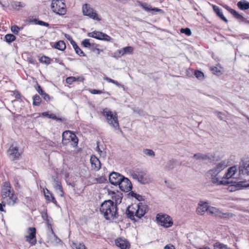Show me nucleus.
<instances>
[{
  "label": "nucleus",
  "instance_id": "nucleus-64",
  "mask_svg": "<svg viewBox=\"0 0 249 249\" xmlns=\"http://www.w3.org/2000/svg\"><path fill=\"white\" fill-rule=\"evenodd\" d=\"M49 118H52L54 120H57V118L54 114H51L49 116Z\"/></svg>",
  "mask_w": 249,
  "mask_h": 249
},
{
  "label": "nucleus",
  "instance_id": "nucleus-53",
  "mask_svg": "<svg viewBox=\"0 0 249 249\" xmlns=\"http://www.w3.org/2000/svg\"><path fill=\"white\" fill-rule=\"evenodd\" d=\"M132 196L135 197L137 199H138L139 201L142 200V196L138 195V194L134 193H132Z\"/></svg>",
  "mask_w": 249,
  "mask_h": 249
},
{
  "label": "nucleus",
  "instance_id": "nucleus-9",
  "mask_svg": "<svg viewBox=\"0 0 249 249\" xmlns=\"http://www.w3.org/2000/svg\"><path fill=\"white\" fill-rule=\"evenodd\" d=\"M82 12L84 16H87L91 19L98 21L101 20L96 11L89 4L86 3L83 5Z\"/></svg>",
  "mask_w": 249,
  "mask_h": 249
},
{
  "label": "nucleus",
  "instance_id": "nucleus-3",
  "mask_svg": "<svg viewBox=\"0 0 249 249\" xmlns=\"http://www.w3.org/2000/svg\"><path fill=\"white\" fill-rule=\"evenodd\" d=\"M1 196L2 203L9 206H14L18 200V197L9 182L3 183L1 188Z\"/></svg>",
  "mask_w": 249,
  "mask_h": 249
},
{
  "label": "nucleus",
  "instance_id": "nucleus-6",
  "mask_svg": "<svg viewBox=\"0 0 249 249\" xmlns=\"http://www.w3.org/2000/svg\"><path fill=\"white\" fill-rule=\"evenodd\" d=\"M62 142L64 144L70 143L73 147H75L78 144V139L71 131H65L62 134Z\"/></svg>",
  "mask_w": 249,
  "mask_h": 249
},
{
  "label": "nucleus",
  "instance_id": "nucleus-7",
  "mask_svg": "<svg viewBox=\"0 0 249 249\" xmlns=\"http://www.w3.org/2000/svg\"><path fill=\"white\" fill-rule=\"evenodd\" d=\"M157 223L165 228H168L173 225V221L172 217L169 215L165 213H158L156 215Z\"/></svg>",
  "mask_w": 249,
  "mask_h": 249
},
{
  "label": "nucleus",
  "instance_id": "nucleus-10",
  "mask_svg": "<svg viewBox=\"0 0 249 249\" xmlns=\"http://www.w3.org/2000/svg\"><path fill=\"white\" fill-rule=\"evenodd\" d=\"M22 152L19 150V147L12 144L7 150V155L11 160H18L21 156Z\"/></svg>",
  "mask_w": 249,
  "mask_h": 249
},
{
  "label": "nucleus",
  "instance_id": "nucleus-56",
  "mask_svg": "<svg viewBox=\"0 0 249 249\" xmlns=\"http://www.w3.org/2000/svg\"><path fill=\"white\" fill-rule=\"evenodd\" d=\"M36 89L38 93L40 94L41 95L45 92L44 91L42 90L41 87L39 85L37 86V87Z\"/></svg>",
  "mask_w": 249,
  "mask_h": 249
},
{
  "label": "nucleus",
  "instance_id": "nucleus-21",
  "mask_svg": "<svg viewBox=\"0 0 249 249\" xmlns=\"http://www.w3.org/2000/svg\"><path fill=\"white\" fill-rule=\"evenodd\" d=\"M43 193L47 201L56 204L57 201L55 199L53 195L47 188L43 189Z\"/></svg>",
  "mask_w": 249,
  "mask_h": 249
},
{
  "label": "nucleus",
  "instance_id": "nucleus-5",
  "mask_svg": "<svg viewBox=\"0 0 249 249\" xmlns=\"http://www.w3.org/2000/svg\"><path fill=\"white\" fill-rule=\"evenodd\" d=\"M51 9L55 13L64 15L66 13L67 9L64 0H53Z\"/></svg>",
  "mask_w": 249,
  "mask_h": 249
},
{
  "label": "nucleus",
  "instance_id": "nucleus-8",
  "mask_svg": "<svg viewBox=\"0 0 249 249\" xmlns=\"http://www.w3.org/2000/svg\"><path fill=\"white\" fill-rule=\"evenodd\" d=\"M207 176L211 179L212 182L217 185L224 184L226 182L223 180V178L220 176V173L218 172L213 168L209 170L207 173Z\"/></svg>",
  "mask_w": 249,
  "mask_h": 249
},
{
  "label": "nucleus",
  "instance_id": "nucleus-14",
  "mask_svg": "<svg viewBox=\"0 0 249 249\" xmlns=\"http://www.w3.org/2000/svg\"><path fill=\"white\" fill-rule=\"evenodd\" d=\"M120 189L124 192H129L132 189V184L130 180L126 178L123 177L119 184Z\"/></svg>",
  "mask_w": 249,
  "mask_h": 249
},
{
  "label": "nucleus",
  "instance_id": "nucleus-15",
  "mask_svg": "<svg viewBox=\"0 0 249 249\" xmlns=\"http://www.w3.org/2000/svg\"><path fill=\"white\" fill-rule=\"evenodd\" d=\"M124 176L116 172H112L109 176L110 182L114 185H118Z\"/></svg>",
  "mask_w": 249,
  "mask_h": 249
},
{
  "label": "nucleus",
  "instance_id": "nucleus-45",
  "mask_svg": "<svg viewBox=\"0 0 249 249\" xmlns=\"http://www.w3.org/2000/svg\"><path fill=\"white\" fill-rule=\"evenodd\" d=\"M82 45L86 48H89L91 46V44L90 43L89 39H84L82 42Z\"/></svg>",
  "mask_w": 249,
  "mask_h": 249
},
{
  "label": "nucleus",
  "instance_id": "nucleus-39",
  "mask_svg": "<svg viewBox=\"0 0 249 249\" xmlns=\"http://www.w3.org/2000/svg\"><path fill=\"white\" fill-rule=\"evenodd\" d=\"M123 55H124V54L122 48L121 49L117 50L112 54V56L117 59L120 58Z\"/></svg>",
  "mask_w": 249,
  "mask_h": 249
},
{
  "label": "nucleus",
  "instance_id": "nucleus-40",
  "mask_svg": "<svg viewBox=\"0 0 249 249\" xmlns=\"http://www.w3.org/2000/svg\"><path fill=\"white\" fill-rule=\"evenodd\" d=\"M143 153L145 155L150 157H154L155 155L154 151L149 149H144L143 150Z\"/></svg>",
  "mask_w": 249,
  "mask_h": 249
},
{
  "label": "nucleus",
  "instance_id": "nucleus-59",
  "mask_svg": "<svg viewBox=\"0 0 249 249\" xmlns=\"http://www.w3.org/2000/svg\"><path fill=\"white\" fill-rule=\"evenodd\" d=\"M70 42L71 43V44L72 45L73 48H74V50H75L78 46V45H77V44L76 43V42L73 40L72 39H71V41H70Z\"/></svg>",
  "mask_w": 249,
  "mask_h": 249
},
{
  "label": "nucleus",
  "instance_id": "nucleus-11",
  "mask_svg": "<svg viewBox=\"0 0 249 249\" xmlns=\"http://www.w3.org/2000/svg\"><path fill=\"white\" fill-rule=\"evenodd\" d=\"M26 241L31 246H34L36 243V229L34 227L28 228L27 230V234L25 235Z\"/></svg>",
  "mask_w": 249,
  "mask_h": 249
},
{
  "label": "nucleus",
  "instance_id": "nucleus-44",
  "mask_svg": "<svg viewBox=\"0 0 249 249\" xmlns=\"http://www.w3.org/2000/svg\"><path fill=\"white\" fill-rule=\"evenodd\" d=\"M140 172L141 171H132L130 172V175L133 179H136L139 181Z\"/></svg>",
  "mask_w": 249,
  "mask_h": 249
},
{
  "label": "nucleus",
  "instance_id": "nucleus-20",
  "mask_svg": "<svg viewBox=\"0 0 249 249\" xmlns=\"http://www.w3.org/2000/svg\"><path fill=\"white\" fill-rule=\"evenodd\" d=\"M151 181L150 176L144 171L140 172L139 182L142 184H147Z\"/></svg>",
  "mask_w": 249,
  "mask_h": 249
},
{
  "label": "nucleus",
  "instance_id": "nucleus-17",
  "mask_svg": "<svg viewBox=\"0 0 249 249\" xmlns=\"http://www.w3.org/2000/svg\"><path fill=\"white\" fill-rule=\"evenodd\" d=\"M53 186L56 191V193L61 196H64V192L63 191L61 183L57 178H53Z\"/></svg>",
  "mask_w": 249,
  "mask_h": 249
},
{
  "label": "nucleus",
  "instance_id": "nucleus-28",
  "mask_svg": "<svg viewBox=\"0 0 249 249\" xmlns=\"http://www.w3.org/2000/svg\"><path fill=\"white\" fill-rule=\"evenodd\" d=\"M237 6L242 10H245L249 9V2L242 0L238 2Z\"/></svg>",
  "mask_w": 249,
  "mask_h": 249
},
{
  "label": "nucleus",
  "instance_id": "nucleus-27",
  "mask_svg": "<svg viewBox=\"0 0 249 249\" xmlns=\"http://www.w3.org/2000/svg\"><path fill=\"white\" fill-rule=\"evenodd\" d=\"M140 5L144 10L147 12L150 11H153L155 12H160L161 11V9L157 8H152L150 5L146 3L140 2Z\"/></svg>",
  "mask_w": 249,
  "mask_h": 249
},
{
  "label": "nucleus",
  "instance_id": "nucleus-33",
  "mask_svg": "<svg viewBox=\"0 0 249 249\" xmlns=\"http://www.w3.org/2000/svg\"><path fill=\"white\" fill-rule=\"evenodd\" d=\"M193 158L196 160H206L210 159L208 155L201 153H197L195 154L193 156Z\"/></svg>",
  "mask_w": 249,
  "mask_h": 249
},
{
  "label": "nucleus",
  "instance_id": "nucleus-16",
  "mask_svg": "<svg viewBox=\"0 0 249 249\" xmlns=\"http://www.w3.org/2000/svg\"><path fill=\"white\" fill-rule=\"evenodd\" d=\"M116 245L121 249H129L130 244L129 242L124 238H119L115 241Z\"/></svg>",
  "mask_w": 249,
  "mask_h": 249
},
{
  "label": "nucleus",
  "instance_id": "nucleus-47",
  "mask_svg": "<svg viewBox=\"0 0 249 249\" xmlns=\"http://www.w3.org/2000/svg\"><path fill=\"white\" fill-rule=\"evenodd\" d=\"M76 81V77H74V76H70V77H67L66 80V83L70 85H71V84H72L73 82H74Z\"/></svg>",
  "mask_w": 249,
  "mask_h": 249
},
{
  "label": "nucleus",
  "instance_id": "nucleus-50",
  "mask_svg": "<svg viewBox=\"0 0 249 249\" xmlns=\"http://www.w3.org/2000/svg\"><path fill=\"white\" fill-rule=\"evenodd\" d=\"M12 32L15 34H18L19 31V28L17 26H13L11 27Z\"/></svg>",
  "mask_w": 249,
  "mask_h": 249
},
{
  "label": "nucleus",
  "instance_id": "nucleus-23",
  "mask_svg": "<svg viewBox=\"0 0 249 249\" xmlns=\"http://www.w3.org/2000/svg\"><path fill=\"white\" fill-rule=\"evenodd\" d=\"M237 171L236 167L235 166L230 167L227 172L223 177V178L229 179L231 178H234V176Z\"/></svg>",
  "mask_w": 249,
  "mask_h": 249
},
{
  "label": "nucleus",
  "instance_id": "nucleus-2",
  "mask_svg": "<svg viewBox=\"0 0 249 249\" xmlns=\"http://www.w3.org/2000/svg\"><path fill=\"white\" fill-rule=\"evenodd\" d=\"M147 211V206L142 202H139L137 204L129 206L127 208L125 213L127 218L135 222L137 221L136 218H141Z\"/></svg>",
  "mask_w": 249,
  "mask_h": 249
},
{
  "label": "nucleus",
  "instance_id": "nucleus-31",
  "mask_svg": "<svg viewBox=\"0 0 249 249\" xmlns=\"http://www.w3.org/2000/svg\"><path fill=\"white\" fill-rule=\"evenodd\" d=\"M71 247L72 249H88L83 243L72 242Z\"/></svg>",
  "mask_w": 249,
  "mask_h": 249
},
{
  "label": "nucleus",
  "instance_id": "nucleus-48",
  "mask_svg": "<svg viewBox=\"0 0 249 249\" xmlns=\"http://www.w3.org/2000/svg\"><path fill=\"white\" fill-rule=\"evenodd\" d=\"M239 185L242 188H249V180L248 181H240Z\"/></svg>",
  "mask_w": 249,
  "mask_h": 249
},
{
  "label": "nucleus",
  "instance_id": "nucleus-36",
  "mask_svg": "<svg viewBox=\"0 0 249 249\" xmlns=\"http://www.w3.org/2000/svg\"><path fill=\"white\" fill-rule=\"evenodd\" d=\"M104 79L105 80L107 81V82H108V83H113V84L115 85L116 86H117L118 87L124 88V86L123 85L120 84L117 81L112 79L109 77L105 76L104 77Z\"/></svg>",
  "mask_w": 249,
  "mask_h": 249
},
{
  "label": "nucleus",
  "instance_id": "nucleus-60",
  "mask_svg": "<svg viewBox=\"0 0 249 249\" xmlns=\"http://www.w3.org/2000/svg\"><path fill=\"white\" fill-rule=\"evenodd\" d=\"M70 42L71 43V44L72 45L73 48H74V50H75L78 46V45H77V44L76 43V42L73 40L72 39H71V41H70Z\"/></svg>",
  "mask_w": 249,
  "mask_h": 249
},
{
  "label": "nucleus",
  "instance_id": "nucleus-54",
  "mask_svg": "<svg viewBox=\"0 0 249 249\" xmlns=\"http://www.w3.org/2000/svg\"><path fill=\"white\" fill-rule=\"evenodd\" d=\"M211 70L215 74H218L221 72L220 70L216 67H213L211 68Z\"/></svg>",
  "mask_w": 249,
  "mask_h": 249
},
{
  "label": "nucleus",
  "instance_id": "nucleus-52",
  "mask_svg": "<svg viewBox=\"0 0 249 249\" xmlns=\"http://www.w3.org/2000/svg\"><path fill=\"white\" fill-rule=\"evenodd\" d=\"M89 92L93 94H101L103 93V91L102 90L95 89H90Z\"/></svg>",
  "mask_w": 249,
  "mask_h": 249
},
{
  "label": "nucleus",
  "instance_id": "nucleus-22",
  "mask_svg": "<svg viewBox=\"0 0 249 249\" xmlns=\"http://www.w3.org/2000/svg\"><path fill=\"white\" fill-rule=\"evenodd\" d=\"M228 166V161L226 160L221 161L213 167L218 172H220Z\"/></svg>",
  "mask_w": 249,
  "mask_h": 249
},
{
  "label": "nucleus",
  "instance_id": "nucleus-13",
  "mask_svg": "<svg viewBox=\"0 0 249 249\" xmlns=\"http://www.w3.org/2000/svg\"><path fill=\"white\" fill-rule=\"evenodd\" d=\"M88 36L99 40L107 41H110L111 39V37L99 31H93L92 32L89 33L88 34Z\"/></svg>",
  "mask_w": 249,
  "mask_h": 249
},
{
  "label": "nucleus",
  "instance_id": "nucleus-32",
  "mask_svg": "<svg viewBox=\"0 0 249 249\" xmlns=\"http://www.w3.org/2000/svg\"><path fill=\"white\" fill-rule=\"evenodd\" d=\"M54 47L59 50L64 51L66 48V44L64 41L60 40L55 43Z\"/></svg>",
  "mask_w": 249,
  "mask_h": 249
},
{
  "label": "nucleus",
  "instance_id": "nucleus-1",
  "mask_svg": "<svg viewBox=\"0 0 249 249\" xmlns=\"http://www.w3.org/2000/svg\"><path fill=\"white\" fill-rule=\"evenodd\" d=\"M100 212L107 220H113L118 216L117 205L111 200H105L101 204Z\"/></svg>",
  "mask_w": 249,
  "mask_h": 249
},
{
  "label": "nucleus",
  "instance_id": "nucleus-42",
  "mask_svg": "<svg viewBox=\"0 0 249 249\" xmlns=\"http://www.w3.org/2000/svg\"><path fill=\"white\" fill-rule=\"evenodd\" d=\"M220 216H219L220 218H232L234 215L230 213H223L221 212V214H220Z\"/></svg>",
  "mask_w": 249,
  "mask_h": 249
},
{
  "label": "nucleus",
  "instance_id": "nucleus-49",
  "mask_svg": "<svg viewBox=\"0 0 249 249\" xmlns=\"http://www.w3.org/2000/svg\"><path fill=\"white\" fill-rule=\"evenodd\" d=\"M35 22H36V24H37L39 25H41V26H46V27H49V24L47 23V22H44L43 21H41V20H35Z\"/></svg>",
  "mask_w": 249,
  "mask_h": 249
},
{
  "label": "nucleus",
  "instance_id": "nucleus-19",
  "mask_svg": "<svg viewBox=\"0 0 249 249\" xmlns=\"http://www.w3.org/2000/svg\"><path fill=\"white\" fill-rule=\"evenodd\" d=\"M92 169L98 171L101 167V164L99 160L95 156L92 155L90 159Z\"/></svg>",
  "mask_w": 249,
  "mask_h": 249
},
{
  "label": "nucleus",
  "instance_id": "nucleus-12",
  "mask_svg": "<svg viewBox=\"0 0 249 249\" xmlns=\"http://www.w3.org/2000/svg\"><path fill=\"white\" fill-rule=\"evenodd\" d=\"M239 174L241 178L249 175V160H242L239 166Z\"/></svg>",
  "mask_w": 249,
  "mask_h": 249
},
{
  "label": "nucleus",
  "instance_id": "nucleus-24",
  "mask_svg": "<svg viewBox=\"0 0 249 249\" xmlns=\"http://www.w3.org/2000/svg\"><path fill=\"white\" fill-rule=\"evenodd\" d=\"M108 195L111 196L112 199L115 201L114 204L120 203L121 201L122 196L120 194L118 193H115L113 191H108Z\"/></svg>",
  "mask_w": 249,
  "mask_h": 249
},
{
  "label": "nucleus",
  "instance_id": "nucleus-18",
  "mask_svg": "<svg viewBox=\"0 0 249 249\" xmlns=\"http://www.w3.org/2000/svg\"><path fill=\"white\" fill-rule=\"evenodd\" d=\"M206 202H200L196 209V213L199 215H203L205 212H208L209 207Z\"/></svg>",
  "mask_w": 249,
  "mask_h": 249
},
{
  "label": "nucleus",
  "instance_id": "nucleus-63",
  "mask_svg": "<svg viewBox=\"0 0 249 249\" xmlns=\"http://www.w3.org/2000/svg\"><path fill=\"white\" fill-rule=\"evenodd\" d=\"M6 204H5L4 203H0V211L1 212H5L6 211L4 210V207H5V205Z\"/></svg>",
  "mask_w": 249,
  "mask_h": 249
},
{
  "label": "nucleus",
  "instance_id": "nucleus-30",
  "mask_svg": "<svg viewBox=\"0 0 249 249\" xmlns=\"http://www.w3.org/2000/svg\"><path fill=\"white\" fill-rule=\"evenodd\" d=\"M213 9L216 15L223 21L226 22H228L226 18L224 16L222 10L217 6H213Z\"/></svg>",
  "mask_w": 249,
  "mask_h": 249
},
{
  "label": "nucleus",
  "instance_id": "nucleus-4",
  "mask_svg": "<svg viewBox=\"0 0 249 249\" xmlns=\"http://www.w3.org/2000/svg\"><path fill=\"white\" fill-rule=\"evenodd\" d=\"M101 113L105 117L108 124L115 130H119L120 126L118 115L115 111H112L108 108H104Z\"/></svg>",
  "mask_w": 249,
  "mask_h": 249
},
{
  "label": "nucleus",
  "instance_id": "nucleus-37",
  "mask_svg": "<svg viewBox=\"0 0 249 249\" xmlns=\"http://www.w3.org/2000/svg\"><path fill=\"white\" fill-rule=\"evenodd\" d=\"M124 55L131 54L133 53L134 49L131 46H127L122 48Z\"/></svg>",
  "mask_w": 249,
  "mask_h": 249
},
{
  "label": "nucleus",
  "instance_id": "nucleus-26",
  "mask_svg": "<svg viewBox=\"0 0 249 249\" xmlns=\"http://www.w3.org/2000/svg\"><path fill=\"white\" fill-rule=\"evenodd\" d=\"M26 6L24 2L22 1H15L11 3L12 7L16 10L19 11Z\"/></svg>",
  "mask_w": 249,
  "mask_h": 249
},
{
  "label": "nucleus",
  "instance_id": "nucleus-55",
  "mask_svg": "<svg viewBox=\"0 0 249 249\" xmlns=\"http://www.w3.org/2000/svg\"><path fill=\"white\" fill-rule=\"evenodd\" d=\"M53 239L54 241L53 242L56 244H59L61 242V240L59 238H58L54 234H53Z\"/></svg>",
  "mask_w": 249,
  "mask_h": 249
},
{
  "label": "nucleus",
  "instance_id": "nucleus-29",
  "mask_svg": "<svg viewBox=\"0 0 249 249\" xmlns=\"http://www.w3.org/2000/svg\"><path fill=\"white\" fill-rule=\"evenodd\" d=\"M208 213L213 214L214 216L219 217V216H220V214H221V211L215 207H209Z\"/></svg>",
  "mask_w": 249,
  "mask_h": 249
},
{
  "label": "nucleus",
  "instance_id": "nucleus-34",
  "mask_svg": "<svg viewBox=\"0 0 249 249\" xmlns=\"http://www.w3.org/2000/svg\"><path fill=\"white\" fill-rule=\"evenodd\" d=\"M39 61L40 63L46 65H49L51 63V59L45 55L40 57L39 59Z\"/></svg>",
  "mask_w": 249,
  "mask_h": 249
},
{
  "label": "nucleus",
  "instance_id": "nucleus-57",
  "mask_svg": "<svg viewBox=\"0 0 249 249\" xmlns=\"http://www.w3.org/2000/svg\"><path fill=\"white\" fill-rule=\"evenodd\" d=\"M41 96L43 97L44 99L47 101H49L50 100V96L49 95L47 94L46 93L44 92L43 94L41 95Z\"/></svg>",
  "mask_w": 249,
  "mask_h": 249
},
{
  "label": "nucleus",
  "instance_id": "nucleus-61",
  "mask_svg": "<svg viewBox=\"0 0 249 249\" xmlns=\"http://www.w3.org/2000/svg\"><path fill=\"white\" fill-rule=\"evenodd\" d=\"M70 42L71 43V44L72 45L73 48H74V50H75L78 46V45H77V44L76 43V42L73 40L72 39H71V41H70Z\"/></svg>",
  "mask_w": 249,
  "mask_h": 249
},
{
  "label": "nucleus",
  "instance_id": "nucleus-25",
  "mask_svg": "<svg viewBox=\"0 0 249 249\" xmlns=\"http://www.w3.org/2000/svg\"><path fill=\"white\" fill-rule=\"evenodd\" d=\"M226 9L229 11V12L232 14L235 18H236L239 21H242L244 20V17L239 13H238L235 10L230 8L229 6H226Z\"/></svg>",
  "mask_w": 249,
  "mask_h": 249
},
{
  "label": "nucleus",
  "instance_id": "nucleus-62",
  "mask_svg": "<svg viewBox=\"0 0 249 249\" xmlns=\"http://www.w3.org/2000/svg\"><path fill=\"white\" fill-rule=\"evenodd\" d=\"M218 117L221 120L225 119V115L222 112H218L217 113Z\"/></svg>",
  "mask_w": 249,
  "mask_h": 249
},
{
  "label": "nucleus",
  "instance_id": "nucleus-43",
  "mask_svg": "<svg viewBox=\"0 0 249 249\" xmlns=\"http://www.w3.org/2000/svg\"><path fill=\"white\" fill-rule=\"evenodd\" d=\"M41 100L39 96L36 95L33 97V105L39 106L40 104Z\"/></svg>",
  "mask_w": 249,
  "mask_h": 249
},
{
  "label": "nucleus",
  "instance_id": "nucleus-46",
  "mask_svg": "<svg viewBox=\"0 0 249 249\" xmlns=\"http://www.w3.org/2000/svg\"><path fill=\"white\" fill-rule=\"evenodd\" d=\"M180 31V33H183L188 36L191 35L192 34L191 30L188 28H181Z\"/></svg>",
  "mask_w": 249,
  "mask_h": 249
},
{
  "label": "nucleus",
  "instance_id": "nucleus-58",
  "mask_svg": "<svg viewBox=\"0 0 249 249\" xmlns=\"http://www.w3.org/2000/svg\"><path fill=\"white\" fill-rule=\"evenodd\" d=\"M163 249H175V248L173 245L170 244L166 245Z\"/></svg>",
  "mask_w": 249,
  "mask_h": 249
},
{
  "label": "nucleus",
  "instance_id": "nucleus-35",
  "mask_svg": "<svg viewBox=\"0 0 249 249\" xmlns=\"http://www.w3.org/2000/svg\"><path fill=\"white\" fill-rule=\"evenodd\" d=\"M214 249H228L227 245L221 243L219 242H216L213 245Z\"/></svg>",
  "mask_w": 249,
  "mask_h": 249
},
{
  "label": "nucleus",
  "instance_id": "nucleus-38",
  "mask_svg": "<svg viewBox=\"0 0 249 249\" xmlns=\"http://www.w3.org/2000/svg\"><path fill=\"white\" fill-rule=\"evenodd\" d=\"M16 36L13 34H7L5 36V41L10 43L16 40Z\"/></svg>",
  "mask_w": 249,
  "mask_h": 249
},
{
  "label": "nucleus",
  "instance_id": "nucleus-41",
  "mask_svg": "<svg viewBox=\"0 0 249 249\" xmlns=\"http://www.w3.org/2000/svg\"><path fill=\"white\" fill-rule=\"evenodd\" d=\"M194 74L196 78H197L198 80H201L204 79V73L199 71V70H196L195 71Z\"/></svg>",
  "mask_w": 249,
  "mask_h": 249
},
{
  "label": "nucleus",
  "instance_id": "nucleus-51",
  "mask_svg": "<svg viewBox=\"0 0 249 249\" xmlns=\"http://www.w3.org/2000/svg\"><path fill=\"white\" fill-rule=\"evenodd\" d=\"M76 53L80 56H84V52L81 50V49L78 47L75 50H74Z\"/></svg>",
  "mask_w": 249,
  "mask_h": 249
}]
</instances>
